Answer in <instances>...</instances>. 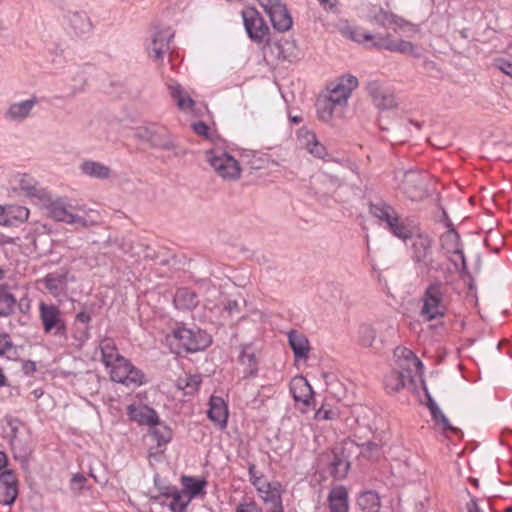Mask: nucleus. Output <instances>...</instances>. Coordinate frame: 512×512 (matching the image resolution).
Masks as SVG:
<instances>
[{
    "instance_id": "64",
    "label": "nucleus",
    "mask_w": 512,
    "mask_h": 512,
    "mask_svg": "<svg viewBox=\"0 0 512 512\" xmlns=\"http://www.w3.org/2000/svg\"><path fill=\"white\" fill-rule=\"evenodd\" d=\"M318 2L324 7L326 10H332L337 5V0H318Z\"/></svg>"
},
{
    "instance_id": "39",
    "label": "nucleus",
    "mask_w": 512,
    "mask_h": 512,
    "mask_svg": "<svg viewBox=\"0 0 512 512\" xmlns=\"http://www.w3.org/2000/svg\"><path fill=\"white\" fill-rule=\"evenodd\" d=\"M337 105L329 101L328 99L320 100L317 104V111L319 118L325 122L331 120L333 114L337 109Z\"/></svg>"
},
{
    "instance_id": "10",
    "label": "nucleus",
    "mask_w": 512,
    "mask_h": 512,
    "mask_svg": "<svg viewBox=\"0 0 512 512\" xmlns=\"http://www.w3.org/2000/svg\"><path fill=\"white\" fill-rule=\"evenodd\" d=\"M269 16L272 26L279 32H286L292 27V17L281 0H257Z\"/></svg>"
},
{
    "instance_id": "29",
    "label": "nucleus",
    "mask_w": 512,
    "mask_h": 512,
    "mask_svg": "<svg viewBox=\"0 0 512 512\" xmlns=\"http://www.w3.org/2000/svg\"><path fill=\"white\" fill-rule=\"evenodd\" d=\"M329 508L331 512L348 511V492L343 486L333 488L328 496Z\"/></svg>"
},
{
    "instance_id": "9",
    "label": "nucleus",
    "mask_w": 512,
    "mask_h": 512,
    "mask_svg": "<svg viewBox=\"0 0 512 512\" xmlns=\"http://www.w3.org/2000/svg\"><path fill=\"white\" fill-rule=\"evenodd\" d=\"M172 337L178 341V345L187 352H195L205 349L210 343V336L201 331L185 327H177L172 331Z\"/></svg>"
},
{
    "instance_id": "59",
    "label": "nucleus",
    "mask_w": 512,
    "mask_h": 512,
    "mask_svg": "<svg viewBox=\"0 0 512 512\" xmlns=\"http://www.w3.org/2000/svg\"><path fill=\"white\" fill-rule=\"evenodd\" d=\"M92 307L90 309L84 308L76 315V320L81 323H89L91 321Z\"/></svg>"
},
{
    "instance_id": "15",
    "label": "nucleus",
    "mask_w": 512,
    "mask_h": 512,
    "mask_svg": "<svg viewBox=\"0 0 512 512\" xmlns=\"http://www.w3.org/2000/svg\"><path fill=\"white\" fill-rule=\"evenodd\" d=\"M70 281H74V277L70 276L68 271L60 269L47 274L41 280V283L49 294L55 298H60L66 297Z\"/></svg>"
},
{
    "instance_id": "30",
    "label": "nucleus",
    "mask_w": 512,
    "mask_h": 512,
    "mask_svg": "<svg viewBox=\"0 0 512 512\" xmlns=\"http://www.w3.org/2000/svg\"><path fill=\"white\" fill-rule=\"evenodd\" d=\"M80 170L86 176L91 178L105 180L111 175V169L103 163L87 160L80 165Z\"/></svg>"
},
{
    "instance_id": "12",
    "label": "nucleus",
    "mask_w": 512,
    "mask_h": 512,
    "mask_svg": "<svg viewBox=\"0 0 512 512\" xmlns=\"http://www.w3.org/2000/svg\"><path fill=\"white\" fill-rule=\"evenodd\" d=\"M432 241L427 236L418 235L412 244V260L419 275H427L432 265Z\"/></svg>"
},
{
    "instance_id": "46",
    "label": "nucleus",
    "mask_w": 512,
    "mask_h": 512,
    "mask_svg": "<svg viewBox=\"0 0 512 512\" xmlns=\"http://www.w3.org/2000/svg\"><path fill=\"white\" fill-rule=\"evenodd\" d=\"M395 45H396V40H394L390 34L378 36V37H376V40L372 43L373 47H376L379 49H386L391 52H394Z\"/></svg>"
},
{
    "instance_id": "32",
    "label": "nucleus",
    "mask_w": 512,
    "mask_h": 512,
    "mask_svg": "<svg viewBox=\"0 0 512 512\" xmlns=\"http://www.w3.org/2000/svg\"><path fill=\"white\" fill-rule=\"evenodd\" d=\"M173 302L178 309L191 310L196 307L198 301L196 294L187 288L176 291Z\"/></svg>"
},
{
    "instance_id": "26",
    "label": "nucleus",
    "mask_w": 512,
    "mask_h": 512,
    "mask_svg": "<svg viewBox=\"0 0 512 512\" xmlns=\"http://www.w3.org/2000/svg\"><path fill=\"white\" fill-rule=\"evenodd\" d=\"M239 363L244 366V377H254L258 371V360L253 347L250 344L242 345L239 355Z\"/></svg>"
},
{
    "instance_id": "33",
    "label": "nucleus",
    "mask_w": 512,
    "mask_h": 512,
    "mask_svg": "<svg viewBox=\"0 0 512 512\" xmlns=\"http://www.w3.org/2000/svg\"><path fill=\"white\" fill-rule=\"evenodd\" d=\"M181 483L184 487V491L182 493H187L188 498L192 500L198 495L204 494V488L207 484L205 480L197 479L191 476H182Z\"/></svg>"
},
{
    "instance_id": "37",
    "label": "nucleus",
    "mask_w": 512,
    "mask_h": 512,
    "mask_svg": "<svg viewBox=\"0 0 512 512\" xmlns=\"http://www.w3.org/2000/svg\"><path fill=\"white\" fill-rule=\"evenodd\" d=\"M150 427V434L153 439L157 442L158 446L166 445L172 438V432L166 425L157 421V424H154Z\"/></svg>"
},
{
    "instance_id": "27",
    "label": "nucleus",
    "mask_w": 512,
    "mask_h": 512,
    "mask_svg": "<svg viewBox=\"0 0 512 512\" xmlns=\"http://www.w3.org/2000/svg\"><path fill=\"white\" fill-rule=\"evenodd\" d=\"M375 20L383 26H395V30L399 29L401 31H407L412 33H416L418 31L415 25L406 22L405 20L397 17L394 14L383 11L382 9H379L378 14L375 15Z\"/></svg>"
},
{
    "instance_id": "41",
    "label": "nucleus",
    "mask_w": 512,
    "mask_h": 512,
    "mask_svg": "<svg viewBox=\"0 0 512 512\" xmlns=\"http://www.w3.org/2000/svg\"><path fill=\"white\" fill-rule=\"evenodd\" d=\"M382 446L379 443L369 441L361 445V454L369 459H376L381 455Z\"/></svg>"
},
{
    "instance_id": "1",
    "label": "nucleus",
    "mask_w": 512,
    "mask_h": 512,
    "mask_svg": "<svg viewBox=\"0 0 512 512\" xmlns=\"http://www.w3.org/2000/svg\"><path fill=\"white\" fill-rule=\"evenodd\" d=\"M397 368L392 370L384 380V385L389 392H398L401 389H414L415 374H422L423 364L421 360L408 348L397 347L394 350Z\"/></svg>"
},
{
    "instance_id": "42",
    "label": "nucleus",
    "mask_w": 512,
    "mask_h": 512,
    "mask_svg": "<svg viewBox=\"0 0 512 512\" xmlns=\"http://www.w3.org/2000/svg\"><path fill=\"white\" fill-rule=\"evenodd\" d=\"M16 354L15 347L10 339V336L6 333H0V355L12 358Z\"/></svg>"
},
{
    "instance_id": "58",
    "label": "nucleus",
    "mask_w": 512,
    "mask_h": 512,
    "mask_svg": "<svg viewBox=\"0 0 512 512\" xmlns=\"http://www.w3.org/2000/svg\"><path fill=\"white\" fill-rule=\"evenodd\" d=\"M224 311L227 312L228 315L239 313V303L236 300H228L227 303L224 305Z\"/></svg>"
},
{
    "instance_id": "44",
    "label": "nucleus",
    "mask_w": 512,
    "mask_h": 512,
    "mask_svg": "<svg viewBox=\"0 0 512 512\" xmlns=\"http://www.w3.org/2000/svg\"><path fill=\"white\" fill-rule=\"evenodd\" d=\"M18 496V488L0 487V504L11 506Z\"/></svg>"
},
{
    "instance_id": "20",
    "label": "nucleus",
    "mask_w": 512,
    "mask_h": 512,
    "mask_svg": "<svg viewBox=\"0 0 512 512\" xmlns=\"http://www.w3.org/2000/svg\"><path fill=\"white\" fill-rule=\"evenodd\" d=\"M127 414L130 419L139 425L153 426L157 424L158 415L156 411L146 405L131 404L127 407Z\"/></svg>"
},
{
    "instance_id": "14",
    "label": "nucleus",
    "mask_w": 512,
    "mask_h": 512,
    "mask_svg": "<svg viewBox=\"0 0 512 512\" xmlns=\"http://www.w3.org/2000/svg\"><path fill=\"white\" fill-rule=\"evenodd\" d=\"M358 86V80L353 75L342 76L337 83L331 84L329 96L326 98L339 107L347 104L352 91Z\"/></svg>"
},
{
    "instance_id": "31",
    "label": "nucleus",
    "mask_w": 512,
    "mask_h": 512,
    "mask_svg": "<svg viewBox=\"0 0 512 512\" xmlns=\"http://www.w3.org/2000/svg\"><path fill=\"white\" fill-rule=\"evenodd\" d=\"M290 391L295 401L303 402L305 404H308L309 398H311L313 394L311 386L303 377L295 378L292 381Z\"/></svg>"
},
{
    "instance_id": "61",
    "label": "nucleus",
    "mask_w": 512,
    "mask_h": 512,
    "mask_svg": "<svg viewBox=\"0 0 512 512\" xmlns=\"http://www.w3.org/2000/svg\"><path fill=\"white\" fill-rule=\"evenodd\" d=\"M448 255H449L450 261L452 262V264L455 267V270H457V271H465L466 270V268H467L466 265L464 267H462L461 261L459 260V258L457 256H455L454 254H448Z\"/></svg>"
},
{
    "instance_id": "40",
    "label": "nucleus",
    "mask_w": 512,
    "mask_h": 512,
    "mask_svg": "<svg viewBox=\"0 0 512 512\" xmlns=\"http://www.w3.org/2000/svg\"><path fill=\"white\" fill-rule=\"evenodd\" d=\"M358 335L361 344L370 347L376 339V330L369 324H363L359 327Z\"/></svg>"
},
{
    "instance_id": "50",
    "label": "nucleus",
    "mask_w": 512,
    "mask_h": 512,
    "mask_svg": "<svg viewBox=\"0 0 512 512\" xmlns=\"http://www.w3.org/2000/svg\"><path fill=\"white\" fill-rule=\"evenodd\" d=\"M431 415H432L433 419L436 421V423L438 425H440L444 431H451V432L459 431L458 428L453 427L450 424L448 418L444 415V413L440 409H438L436 412H434Z\"/></svg>"
},
{
    "instance_id": "19",
    "label": "nucleus",
    "mask_w": 512,
    "mask_h": 512,
    "mask_svg": "<svg viewBox=\"0 0 512 512\" xmlns=\"http://www.w3.org/2000/svg\"><path fill=\"white\" fill-rule=\"evenodd\" d=\"M354 446V442L349 441L333 450L334 457L331 462V471L335 478L343 479L347 475L350 468V461L346 452H350Z\"/></svg>"
},
{
    "instance_id": "52",
    "label": "nucleus",
    "mask_w": 512,
    "mask_h": 512,
    "mask_svg": "<svg viewBox=\"0 0 512 512\" xmlns=\"http://www.w3.org/2000/svg\"><path fill=\"white\" fill-rule=\"evenodd\" d=\"M308 152L316 158L322 160H330V154L328 153L326 147L318 140L314 142Z\"/></svg>"
},
{
    "instance_id": "38",
    "label": "nucleus",
    "mask_w": 512,
    "mask_h": 512,
    "mask_svg": "<svg viewBox=\"0 0 512 512\" xmlns=\"http://www.w3.org/2000/svg\"><path fill=\"white\" fill-rule=\"evenodd\" d=\"M16 305V298L4 287L0 286V317L12 314Z\"/></svg>"
},
{
    "instance_id": "13",
    "label": "nucleus",
    "mask_w": 512,
    "mask_h": 512,
    "mask_svg": "<svg viewBox=\"0 0 512 512\" xmlns=\"http://www.w3.org/2000/svg\"><path fill=\"white\" fill-rule=\"evenodd\" d=\"M136 137L149 143L153 148L167 151L176 149L172 137L164 128L139 127L136 131Z\"/></svg>"
},
{
    "instance_id": "2",
    "label": "nucleus",
    "mask_w": 512,
    "mask_h": 512,
    "mask_svg": "<svg viewBox=\"0 0 512 512\" xmlns=\"http://www.w3.org/2000/svg\"><path fill=\"white\" fill-rule=\"evenodd\" d=\"M48 215L56 221L89 228L98 223V213L85 205L72 204L64 198L51 201L47 205Z\"/></svg>"
},
{
    "instance_id": "21",
    "label": "nucleus",
    "mask_w": 512,
    "mask_h": 512,
    "mask_svg": "<svg viewBox=\"0 0 512 512\" xmlns=\"http://www.w3.org/2000/svg\"><path fill=\"white\" fill-rule=\"evenodd\" d=\"M207 416L219 428L224 429L226 427L228 409L225 401L221 397L211 396Z\"/></svg>"
},
{
    "instance_id": "48",
    "label": "nucleus",
    "mask_w": 512,
    "mask_h": 512,
    "mask_svg": "<svg viewBox=\"0 0 512 512\" xmlns=\"http://www.w3.org/2000/svg\"><path fill=\"white\" fill-rule=\"evenodd\" d=\"M394 52L409 54L415 57L419 56L416 46L413 43L406 40H396Z\"/></svg>"
},
{
    "instance_id": "11",
    "label": "nucleus",
    "mask_w": 512,
    "mask_h": 512,
    "mask_svg": "<svg viewBox=\"0 0 512 512\" xmlns=\"http://www.w3.org/2000/svg\"><path fill=\"white\" fill-rule=\"evenodd\" d=\"M39 317L45 333L55 336L65 335L66 324L57 306L41 302L39 304Z\"/></svg>"
},
{
    "instance_id": "56",
    "label": "nucleus",
    "mask_w": 512,
    "mask_h": 512,
    "mask_svg": "<svg viewBox=\"0 0 512 512\" xmlns=\"http://www.w3.org/2000/svg\"><path fill=\"white\" fill-rule=\"evenodd\" d=\"M86 481V477L80 473L73 475L71 479V489L73 491L80 492L83 489Z\"/></svg>"
},
{
    "instance_id": "23",
    "label": "nucleus",
    "mask_w": 512,
    "mask_h": 512,
    "mask_svg": "<svg viewBox=\"0 0 512 512\" xmlns=\"http://www.w3.org/2000/svg\"><path fill=\"white\" fill-rule=\"evenodd\" d=\"M69 27L78 37L88 35L92 30V23L85 12L69 11L66 14Z\"/></svg>"
},
{
    "instance_id": "34",
    "label": "nucleus",
    "mask_w": 512,
    "mask_h": 512,
    "mask_svg": "<svg viewBox=\"0 0 512 512\" xmlns=\"http://www.w3.org/2000/svg\"><path fill=\"white\" fill-rule=\"evenodd\" d=\"M357 505L363 512H379L380 498L374 491H365L359 495Z\"/></svg>"
},
{
    "instance_id": "3",
    "label": "nucleus",
    "mask_w": 512,
    "mask_h": 512,
    "mask_svg": "<svg viewBox=\"0 0 512 512\" xmlns=\"http://www.w3.org/2000/svg\"><path fill=\"white\" fill-rule=\"evenodd\" d=\"M422 302L420 315L424 320L433 321L444 317L448 304L446 286L440 281L431 283L422 296Z\"/></svg>"
},
{
    "instance_id": "6",
    "label": "nucleus",
    "mask_w": 512,
    "mask_h": 512,
    "mask_svg": "<svg viewBox=\"0 0 512 512\" xmlns=\"http://www.w3.org/2000/svg\"><path fill=\"white\" fill-rule=\"evenodd\" d=\"M206 161L219 177L224 180L234 181L241 175V168L236 159L229 154L213 150L206 153Z\"/></svg>"
},
{
    "instance_id": "24",
    "label": "nucleus",
    "mask_w": 512,
    "mask_h": 512,
    "mask_svg": "<svg viewBox=\"0 0 512 512\" xmlns=\"http://www.w3.org/2000/svg\"><path fill=\"white\" fill-rule=\"evenodd\" d=\"M441 247L446 251L447 254H454L461 261L462 267L465 266V256L463 253L462 245L460 242V236L455 229H449L445 232L441 238Z\"/></svg>"
},
{
    "instance_id": "62",
    "label": "nucleus",
    "mask_w": 512,
    "mask_h": 512,
    "mask_svg": "<svg viewBox=\"0 0 512 512\" xmlns=\"http://www.w3.org/2000/svg\"><path fill=\"white\" fill-rule=\"evenodd\" d=\"M316 416L319 418V419H325V420H329V419H332L334 417V413L330 410H325V409H319L316 413Z\"/></svg>"
},
{
    "instance_id": "54",
    "label": "nucleus",
    "mask_w": 512,
    "mask_h": 512,
    "mask_svg": "<svg viewBox=\"0 0 512 512\" xmlns=\"http://www.w3.org/2000/svg\"><path fill=\"white\" fill-rule=\"evenodd\" d=\"M265 503L270 505V512H284L281 495H272L265 499Z\"/></svg>"
},
{
    "instance_id": "4",
    "label": "nucleus",
    "mask_w": 512,
    "mask_h": 512,
    "mask_svg": "<svg viewBox=\"0 0 512 512\" xmlns=\"http://www.w3.org/2000/svg\"><path fill=\"white\" fill-rule=\"evenodd\" d=\"M398 188L410 200L419 201L428 195L427 175L417 170L398 172L395 176Z\"/></svg>"
},
{
    "instance_id": "43",
    "label": "nucleus",
    "mask_w": 512,
    "mask_h": 512,
    "mask_svg": "<svg viewBox=\"0 0 512 512\" xmlns=\"http://www.w3.org/2000/svg\"><path fill=\"white\" fill-rule=\"evenodd\" d=\"M297 139L299 145L307 151L311 148L314 142L317 140L315 134L307 129H300L297 132Z\"/></svg>"
},
{
    "instance_id": "8",
    "label": "nucleus",
    "mask_w": 512,
    "mask_h": 512,
    "mask_svg": "<svg viewBox=\"0 0 512 512\" xmlns=\"http://www.w3.org/2000/svg\"><path fill=\"white\" fill-rule=\"evenodd\" d=\"M242 18L245 30L252 41L263 43L269 40V27L255 8L247 7L243 9Z\"/></svg>"
},
{
    "instance_id": "17",
    "label": "nucleus",
    "mask_w": 512,
    "mask_h": 512,
    "mask_svg": "<svg viewBox=\"0 0 512 512\" xmlns=\"http://www.w3.org/2000/svg\"><path fill=\"white\" fill-rule=\"evenodd\" d=\"M367 92L373 104L380 110H390L397 107V101L392 91L384 88L379 82L372 81L367 85Z\"/></svg>"
},
{
    "instance_id": "22",
    "label": "nucleus",
    "mask_w": 512,
    "mask_h": 512,
    "mask_svg": "<svg viewBox=\"0 0 512 512\" xmlns=\"http://www.w3.org/2000/svg\"><path fill=\"white\" fill-rule=\"evenodd\" d=\"M36 104L37 99L35 97L21 102L12 103L6 110L4 116L10 121L22 122L30 116L31 111Z\"/></svg>"
},
{
    "instance_id": "7",
    "label": "nucleus",
    "mask_w": 512,
    "mask_h": 512,
    "mask_svg": "<svg viewBox=\"0 0 512 512\" xmlns=\"http://www.w3.org/2000/svg\"><path fill=\"white\" fill-rule=\"evenodd\" d=\"M112 381L121 383L127 387H138L144 383V374L132 365L126 358L118 360L109 368Z\"/></svg>"
},
{
    "instance_id": "36",
    "label": "nucleus",
    "mask_w": 512,
    "mask_h": 512,
    "mask_svg": "<svg viewBox=\"0 0 512 512\" xmlns=\"http://www.w3.org/2000/svg\"><path fill=\"white\" fill-rule=\"evenodd\" d=\"M167 495L172 497V501L169 505L172 512H186V508L191 502L187 493H182L177 488L173 487Z\"/></svg>"
},
{
    "instance_id": "35",
    "label": "nucleus",
    "mask_w": 512,
    "mask_h": 512,
    "mask_svg": "<svg viewBox=\"0 0 512 512\" xmlns=\"http://www.w3.org/2000/svg\"><path fill=\"white\" fill-rule=\"evenodd\" d=\"M100 350L102 355V362L106 366V368H110L115 363L118 362V360L122 359L123 356H121L114 343L109 340L105 339L100 344Z\"/></svg>"
},
{
    "instance_id": "51",
    "label": "nucleus",
    "mask_w": 512,
    "mask_h": 512,
    "mask_svg": "<svg viewBox=\"0 0 512 512\" xmlns=\"http://www.w3.org/2000/svg\"><path fill=\"white\" fill-rule=\"evenodd\" d=\"M0 487L18 488V479L12 470H5L0 474Z\"/></svg>"
},
{
    "instance_id": "16",
    "label": "nucleus",
    "mask_w": 512,
    "mask_h": 512,
    "mask_svg": "<svg viewBox=\"0 0 512 512\" xmlns=\"http://www.w3.org/2000/svg\"><path fill=\"white\" fill-rule=\"evenodd\" d=\"M174 37L170 28H163L153 32L146 50L150 58L161 61L164 54L169 50V44Z\"/></svg>"
},
{
    "instance_id": "49",
    "label": "nucleus",
    "mask_w": 512,
    "mask_h": 512,
    "mask_svg": "<svg viewBox=\"0 0 512 512\" xmlns=\"http://www.w3.org/2000/svg\"><path fill=\"white\" fill-rule=\"evenodd\" d=\"M184 382V386L181 388L186 389L187 394L195 392L201 384L200 375H188L185 379H180V383Z\"/></svg>"
},
{
    "instance_id": "25",
    "label": "nucleus",
    "mask_w": 512,
    "mask_h": 512,
    "mask_svg": "<svg viewBox=\"0 0 512 512\" xmlns=\"http://www.w3.org/2000/svg\"><path fill=\"white\" fill-rule=\"evenodd\" d=\"M288 342L296 360H306L310 351L307 337L295 330L288 333Z\"/></svg>"
},
{
    "instance_id": "60",
    "label": "nucleus",
    "mask_w": 512,
    "mask_h": 512,
    "mask_svg": "<svg viewBox=\"0 0 512 512\" xmlns=\"http://www.w3.org/2000/svg\"><path fill=\"white\" fill-rule=\"evenodd\" d=\"M424 390H425V394H426V397H427V407L429 408L431 414H433L434 412H436L440 408L437 406V404L435 403V401L433 400V398L429 394V392H428L426 387H424Z\"/></svg>"
},
{
    "instance_id": "28",
    "label": "nucleus",
    "mask_w": 512,
    "mask_h": 512,
    "mask_svg": "<svg viewBox=\"0 0 512 512\" xmlns=\"http://www.w3.org/2000/svg\"><path fill=\"white\" fill-rule=\"evenodd\" d=\"M170 96L175 101L178 109L182 111H191L195 106V101L191 96L176 82L168 84Z\"/></svg>"
},
{
    "instance_id": "18",
    "label": "nucleus",
    "mask_w": 512,
    "mask_h": 512,
    "mask_svg": "<svg viewBox=\"0 0 512 512\" xmlns=\"http://www.w3.org/2000/svg\"><path fill=\"white\" fill-rule=\"evenodd\" d=\"M29 209L21 205H0V225L18 227L29 218Z\"/></svg>"
},
{
    "instance_id": "55",
    "label": "nucleus",
    "mask_w": 512,
    "mask_h": 512,
    "mask_svg": "<svg viewBox=\"0 0 512 512\" xmlns=\"http://www.w3.org/2000/svg\"><path fill=\"white\" fill-rule=\"evenodd\" d=\"M236 512H262V509L257 505L254 501H246L240 503L237 508Z\"/></svg>"
},
{
    "instance_id": "47",
    "label": "nucleus",
    "mask_w": 512,
    "mask_h": 512,
    "mask_svg": "<svg viewBox=\"0 0 512 512\" xmlns=\"http://www.w3.org/2000/svg\"><path fill=\"white\" fill-rule=\"evenodd\" d=\"M281 485L278 482H263L261 486V491H258L261 499L265 502L266 497L270 498L272 495H281L280 491Z\"/></svg>"
},
{
    "instance_id": "45",
    "label": "nucleus",
    "mask_w": 512,
    "mask_h": 512,
    "mask_svg": "<svg viewBox=\"0 0 512 512\" xmlns=\"http://www.w3.org/2000/svg\"><path fill=\"white\" fill-rule=\"evenodd\" d=\"M346 33L349 38L358 43H364L366 41H371L374 39V36L361 28H347Z\"/></svg>"
},
{
    "instance_id": "5",
    "label": "nucleus",
    "mask_w": 512,
    "mask_h": 512,
    "mask_svg": "<svg viewBox=\"0 0 512 512\" xmlns=\"http://www.w3.org/2000/svg\"><path fill=\"white\" fill-rule=\"evenodd\" d=\"M370 213L377 219L386 223L387 228L399 239L406 240L412 237V231L400 221L395 209L384 201L370 204Z\"/></svg>"
},
{
    "instance_id": "57",
    "label": "nucleus",
    "mask_w": 512,
    "mask_h": 512,
    "mask_svg": "<svg viewBox=\"0 0 512 512\" xmlns=\"http://www.w3.org/2000/svg\"><path fill=\"white\" fill-rule=\"evenodd\" d=\"M193 131L200 136L208 138L209 127L202 121L196 122L192 125Z\"/></svg>"
},
{
    "instance_id": "63",
    "label": "nucleus",
    "mask_w": 512,
    "mask_h": 512,
    "mask_svg": "<svg viewBox=\"0 0 512 512\" xmlns=\"http://www.w3.org/2000/svg\"><path fill=\"white\" fill-rule=\"evenodd\" d=\"M467 510H468V512H483V511L480 509V507H479V505H478V503H477V500H476V499H474V498H473V499H471V500L469 501V503L467 504Z\"/></svg>"
},
{
    "instance_id": "53",
    "label": "nucleus",
    "mask_w": 512,
    "mask_h": 512,
    "mask_svg": "<svg viewBox=\"0 0 512 512\" xmlns=\"http://www.w3.org/2000/svg\"><path fill=\"white\" fill-rule=\"evenodd\" d=\"M249 478L250 482L256 487L257 491H261V486L263 482H267L265 479H263V476H258L256 473V466L255 464H250L248 468Z\"/></svg>"
}]
</instances>
